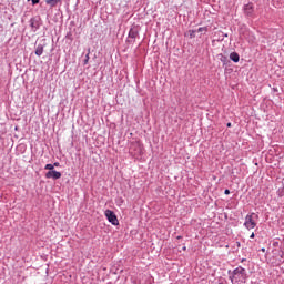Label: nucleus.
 Listing matches in <instances>:
<instances>
[{
	"mask_svg": "<svg viewBox=\"0 0 284 284\" xmlns=\"http://www.w3.org/2000/svg\"><path fill=\"white\" fill-rule=\"evenodd\" d=\"M224 194H230V190L226 189V190L224 191Z\"/></svg>",
	"mask_w": 284,
	"mask_h": 284,
	"instance_id": "obj_18",
	"label": "nucleus"
},
{
	"mask_svg": "<svg viewBox=\"0 0 284 284\" xmlns=\"http://www.w3.org/2000/svg\"><path fill=\"white\" fill-rule=\"evenodd\" d=\"M230 59H231V61H233L234 63H239L241 57L239 55V53L232 52V53L230 54Z\"/></svg>",
	"mask_w": 284,
	"mask_h": 284,
	"instance_id": "obj_8",
	"label": "nucleus"
},
{
	"mask_svg": "<svg viewBox=\"0 0 284 284\" xmlns=\"http://www.w3.org/2000/svg\"><path fill=\"white\" fill-rule=\"evenodd\" d=\"M244 12L246 14H252V12H254V6L252 3H248L244 7Z\"/></svg>",
	"mask_w": 284,
	"mask_h": 284,
	"instance_id": "obj_7",
	"label": "nucleus"
},
{
	"mask_svg": "<svg viewBox=\"0 0 284 284\" xmlns=\"http://www.w3.org/2000/svg\"><path fill=\"white\" fill-rule=\"evenodd\" d=\"M45 179H53L54 181L61 179V172L59 171H49L45 173Z\"/></svg>",
	"mask_w": 284,
	"mask_h": 284,
	"instance_id": "obj_6",
	"label": "nucleus"
},
{
	"mask_svg": "<svg viewBox=\"0 0 284 284\" xmlns=\"http://www.w3.org/2000/svg\"><path fill=\"white\" fill-rule=\"evenodd\" d=\"M53 168H59V162H55V163L53 164Z\"/></svg>",
	"mask_w": 284,
	"mask_h": 284,
	"instance_id": "obj_17",
	"label": "nucleus"
},
{
	"mask_svg": "<svg viewBox=\"0 0 284 284\" xmlns=\"http://www.w3.org/2000/svg\"><path fill=\"white\" fill-rule=\"evenodd\" d=\"M104 215L108 219L109 223H111V225H119V219L116 217V214H114V211L106 210L104 212Z\"/></svg>",
	"mask_w": 284,
	"mask_h": 284,
	"instance_id": "obj_4",
	"label": "nucleus"
},
{
	"mask_svg": "<svg viewBox=\"0 0 284 284\" xmlns=\"http://www.w3.org/2000/svg\"><path fill=\"white\" fill-rule=\"evenodd\" d=\"M59 1H61V0H45V3L48 6H51V8H54L57 6V3H59Z\"/></svg>",
	"mask_w": 284,
	"mask_h": 284,
	"instance_id": "obj_10",
	"label": "nucleus"
},
{
	"mask_svg": "<svg viewBox=\"0 0 284 284\" xmlns=\"http://www.w3.org/2000/svg\"><path fill=\"white\" fill-rule=\"evenodd\" d=\"M130 152L134 156L141 155V154H143V146L139 142H133V143H131Z\"/></svg>",
	"mask_w": 284,
	"mask_h": 284,
	"instance_id": "obj_3",
	"label": "nucleus"
},
{
	"mask_svg": "<svg viewBox=\"0 0 284 284\" xmlns=\"http://www.w3.org/2000/svg\"><path fill=\"white\" fill-rule=\"evenodd\" d=\"M44 170H49V172H53L54 171V165L53 164H47L44 166Z\"/></svg>",
	"mask_w": 284,
	"mask_h": 284,
	"instance_id": "obj_12",
	"label": "nucleus"
},
{
	"mask_svg": "<svg viewBox=\"0 0 284 284\" xmlns=\"http://www.w3.org/2000/svg\"><path fill=\"white\" fill-rule=\"evenodd\" d=\"M183 250H187V247L184 246Z\"/></svg>",
	"mask_w": 284,
	"mask_h": 284,
	"instance_id": "obj_21",
	"label": "nucleus"
},
{
	"mask_svg": "<svg viewBox=\"0 0 284 284\" xmlns=\"http://www.w3.org/2000/svg\"><path fill=\"white\" fill-rule=\"evenodd\" d=\"M232 283H245L247 281V273L245 268L239 266L233 271L232 276H230Z\"/></svg>",
	"mask_w": 284,
	"mask_h": 284,
	"instance_id": "obj_1",
	"label": "nucleus"
},
{
	"mask_svg": "<svg viewBox=\"0 0 284 284\" xmlns=\"http://www.w3.org/2000/svg\"><path fill=\"white\" fill-rule=\"evenodd\" d=\"M257 219H258V214H256V213L247 214L245 216L244 227H246V230H254V227H256Z\"/></svg>",
	"mask_w": 284,
	"mask_h": 284,
	"instance_id": "obj_2",
	"label": "nucleus"
},
{
	"mask_svg": "<svg viewBox=\"0 0 284 284\" xmlns=\"http://www.w3.org/2000/svg\"><path fill=\"white\" fill-rule=\"evenodd\" d=\"M90 61V53H87L84 59V65H88V62Z\"/></svg>",
	"mask_w": 284,
	"mask_h": 284,
	"instance_id": "obj_15",
	"label": "nucleus"
},
{
	"mask_svg": "<svg viewBox=\"0 0 284 284\" xmlns=\"http://www.w3.org/2000/svg\"><path fill=\"white\" fill-rule=\"evenodd\" d=\"M32 1V6H37V3H39L40 0H31Z\"/></svg>",
	"mask_w": 284,
	"mask_h": 284,
	"instance_id": "obj_16",
	"label": "nucleus"
},
{
	"mask_svg": "<svg viewBox=\"0 0 284 284\" xmlns=\"http://www.w3.org/2000/svg\"><path fill=\"white\" fill-rule=\"evenodd\" d=\"M254 236H255L254 233H252L251 236H250V239H254Z\"/></svg>",
	"mask_w": 284,
	"mask_h": 284,
	"instance_id": "obj_20",
	"label": "nucleus"
},
{
	"mask_svg": "<svg viewBox=\"0 0 284 284\" xmlns=\"http://www.w3.org/2000/svg\"><path fill=\"white\" fill-rule=\"evenodd\" d=\"M226 125H227V128H232V123H230V122Z\"/></svg>",
	"mask_w": 284,
	"mask_h": 284,
	"instance_id": "obj_19",
	"label": "nucleus"
},
{
	"mask_svg": "<svg viewBox=\"0 0 284 284\" xmlns=\"http://www.w3.org/2000/svg\"><path fill=\"white\" fill-rule=\"evenodd\" d=\"M139 37V30L136 28H131L129 31V43H134Z\"/></svg>",
	"mask_w": 284,
	"mask_h": 284,
	"instance_id": "obj_5",
	"label": "nucleus"
},
{
	"mask_svg": "<svg viewBox=\"0 0 284 284\" xmlns=\"http://www.w3.org/2000/svg\"><path fill=\"white\" fill-rule=\"evenodd\" d=\"M197 32H207V27H200Z\"/></svg>",
	"mask_w": 284,
	"mask_h": 284,
	"instance_id": "obj_14",
	"label": "nucleus"
},
{
	"mask_svg": "<svg viewBox=\"0 0 284 284\" xmlns=\"http://www.w3.org/2000/svg\"><path fill=\"white\" fill-rule=\"evenodd\" d=\"M220 61H222V63H227V57L220 54Z\"/></svg>",
	"mask_w": 284,
	"mask_h": 284,
	"instance_id": "obj_13",
	"label": "nucleus"
},
{
	"mask_svg": "<svg viewBox=\"0 0 284 284\" xmlns=\"http://www.w3.org/2000/svg\"><path fill=\"white\" fill-rule=\"evenodd\" d=\"M189 37L190 39H194V37H196V30H189Z\"/></svg>",
	"mask_w": 284,
	"mask_h": 284,
	"instance_id": "obj_11",
	"label": "nucleus"
},
{
	"mask_svg": "<svg viewBox=\"0 0 284 284\" xmlns=\"http://www.w3.org/2000/svg\"><path fill=\"white\" fill-rule=\"evenodd\" d=\"M36 54L37 57H41V54H43V44H38L36 48Z\"/></svg>",
	"mask_w": 284,
	"mask_h": 284,
	"instance_id": "obj_9",
	"label": "nucleus"
}]
</instances>
